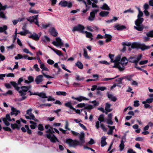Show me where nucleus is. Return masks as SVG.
I'll return each mask as SVG.
<instances>
[{
  "instance_id": "obj_31",
  "label": "nucleus",
  "mask_w": 153,
  "mask_h": 153,
  "mask_svg": "<svg viewBox=\"0 0 153 153\" xmlns=\"http://www.w3.org/2000/svg\"><path fill=\"white\" fill-rule=\"evenodd\" d=\"M83 55L84 57L86 59H89L90 58V57L88 55L87 51L85 48L83 49Z\"/></svg>"
},
{
  "instance_id": "obj_26",
  "label": "nucleus",
  "mask_w": 153,
  "mask_h": 153,
  "mask_svg": "<svg viewBox=\"0 0 153 153\" xmlns=\"http://www.w3.org/2000/svg\"><path fill=\"white\" fill-rule=\"evenodd\" d=\"M104 38H106L105 41L106 42H108L111 41L112 38V36L109 34H105Z\"/></svg>"
},
{
  "instance_id": "obj_1",
  "label": "nucleus",
  "mask_w": 153,
  "mask_h": 153,
  "mask_svg": "<svg viewBox=\"0 0 153 153\" xmlns=\"http://www.w3.org/2000/svg\"><path fill=\"white\" fill-rule=\"evenodd\" d=\"M11 83L12 85L15 88V89L17 90L19 94V95L22 97L18 99L19 101H22L25 99L27 97L25 96L27 92L31 88V86L29 85L28 86H22L21 87L18 86V83L16 82H11Z\"/></svg>"
},
{
  "instance_id": "obj_19",
  "label": "nucleus",
  "mask_w": 153,
  "mask_h": 153,
  "mask_svg": "<svg viewBox=\"0 0 153 153\" xmlns=\"http://www.w3.org/2000/svg\"><path fill=\"white\" fill-rule=\"evenodd\" d=\"M114 28L117 30H121L126 28V27L124 25H121L119 24H116L113 27Z\"/></svg>"
},
{
  "instance_id": "obj_4",
  "label": "nucleus",
  "mask_w": 153,
  "mask_h": 153,
  "mask_svg": "<svg viewBox=\"0 0 153 153\" xmlns=\"http://www.w3.org/2000/svg\"><path fill=\"white\" fill-rule=\"evenodd\" d=\"M45 128L48 129L46 131V133H48L46 134V137L50 139L52 143H55L56 141L58 142L57 138L53 134L54 131H53L52 128L49 125H46L45 126Z\"/></svg>"
},
{
  "instance_id": "obj_38",
  "label": "nucleus",
  "mask_w": 153,
  "mask_h": 153,
  "mask_svg": "<svg viewBox=\"0 0 153 153\" xmlns=\"http://www.w3.org/2000/svg\"><path fill=\"white\" fill-rule=\"evenodd\" d=\"M77 100L79 102H81L82 100H88L89 99L88 98H87L86 97H82V96H79L78 97H77Z\"/></svg>"
},
{
  "instance_id": "obj_43",
  "label": "nucleus",
  "mask_w": 153,
  "mask_h": 153,
  "mask_svg": "<svg viewBox=\"0 0 153 153\" xmlns=\"http://www.w3.org/2000/svg\"><path fill=\"white\" fill-rule=\"evenodd\" d=\"M66 93L65 91H59L56 92V94L57 95H62L65 96L66 95Z\"/></svg>"
},
{
  "instance_id": "obj_5",
  "label": "nucleus",
  "mask_w": 153,
  "mask_h": 153,
  "mask_svg": "<svg viewBox=\"0 0 153 153\" xmlns=\"http://www.w3.org/2000/svg\"><path fill=\"white\" fill-rule=\"evenodd\" d=\"M121 58V56L120 55H118L115 57V59L113 61L114 63L113 68H118L120 71H122L124 70V68L123 67H121L119 62Z\"/></svg>"
},
{
  "instance_id": "obj_18",
  "label": "nucleus",
  "mask_w": 153,
  "mask_h": 153,
  "mask_svg": "<svg viewBox=\"0 0 153 153\" xmlns=\"http://www.w3.org/2000/svg\"><path fill=\"white\" fill-rule=\"evenodd\" d=\"M49 31L51 35L54 36H56L57 35L58 33L55 28L53 27L51 28Z\"/></svg>"
},
{
  "instance_id": "obj_32",
  "label": "nucleus",
  "mask_w": 153,
  "mask_h": 153,
  "mask_svg": "<svg viewBox=\"0 0 153 153\" xmlns=\"http://www.w3.org/2000/svg\"><path fill=\"white\" fill-rule=\"evenodd\" d=\"M30 33V32H29L28 30H26L24 31H21L18 33V34H20L21 36H25L28 33Z\"/></svg>"
},
{
  "instance_id": "obj_10",
  "label": "nucleus",
  "mask_w": 153,
  "mask_h": 153,
  "mask_svg": "<svg viewBox=\"0 0 153 153\" xmlns=\"http://www.w3.org/2000/svg\"><path fill=\"white\" fill-rule=\"evenodd\" d=\"M12 120L14 121L15 119L14 118H12L11 119L9 114H7L6 117L3 118L2 119L5 125L7 126H8L10 125V124L9 122L11 121Z\"/></svg>"
},
{
  "instance_id": "obj_63",
  "label": "nucleus",
  "mask_w": 153,
  "mask_h": 153,
  "mask_svg": "<svg viewBox=\"0 0 153 153\" xmlns=\"http://www.w3.org/2000/svg\"><path fill=\"white\" fill-rule=\"evenodd\" d=\"M148 60H145L143 61H141L140 62L139 64L140 65H143L145 64L148 63Z\"/></svg>"
},
{
  "instance_id": "obj_14",
  "label": "nucleus",
  "mask_w": 153,
  "mask_h": 153,
  "mask_svg": "<svg viewBox=\"0 0 153 153\" xmlns=\"http://www.w3.org/2000/svg\"><path fill=\"white\" fill-rule=\"evenodd\" d=\"M7 8V5H5L4 6H3L2 4L1 3H0V12L1 13H2V14L1 13V18L3 19H6V17L5 15L4 14V13L3 12L1 11V10H5L6 8Z\"/></svg>"
},
{
  "instance_id": "obj_9",
  "label": "nucleus",
  "mask_w": 153,
  "mask_h": 153,
  "mask_svg": "<svg viewBox=\"0 0 153 153\" xmlns=\"http://www.w3.org/2000/svg\"><path fill=\"white\" fill-rule=\"evenodd\" d=\"M59 5L62 7H67L71 8L72 5V3L70 1H67L65 0H62L59 3Z\"/></svg>"
},
{
  "instance_id": "obj_62",
  "label": "nucleus",
  "mask_w": 153,
  "mask_h": 153,
  "mask_svg": "<svg viewBox=\"0 0 153 153\" xmlns=\"http://www.w3.org/2000/svg\"><path fill=\"white\" fill-rule=\"evenodd\" d=\"M138 100H136L134 101V107H138L140 105Z\"/></svg>"
},
{
  "instance_id": "obj_8",
  "label": "nucleus",
  "mask_w": 153,
  "mask_h": 153,
  "mask_svg": "<svg viewBox=\"0 0 153 153\" xmlns=\"http://www.w3.org/2000/svg\"><path fill=\"white\" fill-rule=\"evenodd\" d=\"M38 15H36L34 16L29 17L27 18V20L30 23L34 22L35 24L37 25L38 27H39V24L38 20Z\"/></svg>"
},
{
  "instance_id": "obj_41",
  "label": "nucleus",
  "mask_w": 153,
  "mask_h": 153,
  "mask_svg": "<svg viewBox=\"0 0 153 153\" xmlns=\"http://www.w3.org/2000/svg\"><path fill=\"white\" fill-rule=\"evenodd\" d=\"M153 101V98H148L145 101L142 102L143 104H145L146 103H150Z\"/></svg>"
},
{
  "instance_id": "obj_16",
  "label": "nucleus",
  "mask_w": 153,
  "mask_h": 153,
  "mask_svg": "<svg viewBox=\"0 0 153 153\" xmlns=\"http://www.w3.org/2000/svg\"><path fill=\"white\" fill-rule=\"evenodd\" d=\"M11 112L10 113L11 116L15 115V116H16L20 112L19 110H17L16 108L12 106L11 107Z\"/></svg>"
},
{
  "instance_id": "obj_61",
  "label": "nucleus",
  "mask_w": 153,
  "mask_h": 153,
  "mask_svg": "<svg viewBox=\"0 0 153 153\" xmlns=\"http://www.w3.org/2000/svg\"><path fill=\"white\" fill-rule=\"evenodd\" d=\"M33 68H34L35 69V70L39 72L40 70V69L38 67V65L37 64H36L35 65H34Z\"/></svg>"
},
{
  "instance_id": "obj_35",
  "label": "nucleus",
  "mask_w": 153,
  "mask_h": 153,
  "mask_svg": "<svg viewBox=\"0 0 153 153\" xmlns=\"http://www.w3.org/2000/svg\"><path fill=\"white\" fill-rule=\"evenodd\" d=\"M11 126L12 128L13 129H16L17 130H19L20 128V127L19 126V125L16 123L11 124Z\"/></svg>"
},
{
  "instance_id": "obj_20",
  "label": "nucleus",
  "mask_w": 153,
  "mask_h": 153,
  "mask_svg": "<svg viewBox=\"0 0 153 153\" xmlns=\"http://www.w3.org/2000/svg\"><path fill=\"white\" fill-rule=\"evenodd\" d=\"M111 106V105L108 103H107L106 104L105 107V113L106 114H107L108 112H110L112 110L110 109V107Z\"/></svg>"
},
{
  "instance_id": "obj_48",
  "label": "nucleus",
  "mask_w": 153,
  "mask_h": 153,
  "mask_svg": "<svg viewBox=\"0 0 153 153\" xmlns=\"http://www.w3.org/2000/svg\"><path fill=\"white\" fill-rule=\"evenodd\" d=\"M72 85L75 88L82 87V86H80L81 84L79 83L74 82L73 83Z\"/></svg>"
},
{
  "instance_id": "obj_29",
  "label": "nucleus",
  "mask_w": 153,
  "mask_h": 153,
  "mask_svg": "<svg viewBox=\"0 0 153 153\" xmlns=\"http://www.w3.org/2000/svg\"><path fill=\"white\" fill-rule=\"evenodd\" d=\"M109 13L108 11H102L100 12L99 15L102 17L106 16Z\"/></svg>"
},
{
  "instance_id": "obj_11",
  "label": "nucleus",
  "mask_w": 153,
  "mask_h": 153,
  "mask_svg": "<svg viewBox=\"0 0 153 153\" xmlns=\"http://www.w3.org/2000/svg\"><path fill=\"white\" fill-rule=\"evenodd\" d=\"M84 27L80 25H79L77 26L74 27L72 30L73 32L78 31L81 33H84L83 30L84 29Z\"/></svg>"
},
{
  "instance_id": "obj_2",
  "label": "nucleus",
  "mask_w": 153,
  "mask_h": 153,
  "mask_svg": "<svg viewBox=\"0 0 153 153\" xmlns=\"http://www.w3.org/2000/svg\"><path fill=\"white\" fill-rule=\"evenodd\" d=\"M137 9L139 11L137 16L138 18L135 21V26H134V28L138 31H142L144 28V26L142 24V23L144 21V19L141 18L143 15V13L140 11L139 8L137 7Z\"/></svg>"
},
{
  "instance_id": "obj_55",
  "label": "nucleus",
  "mask_w": 153,
  "mask_h": 153,
  "mask_svg": "<svg viewBox=\"0 0 153 153\" xmlns=\"http://www.w3.org/2000/svg\"><path fill=\"white\" fill-rule=\"evenodd\" d=\"M22 58H23V56L19 54H18L15 57V59L16 60L20 59Z\"/></svg>"
},
{
  "instance_id": "obj_15",
  "label": "nucleus",
  "mask_w": 153,
  "mask_h": 153,
  "mask_svg": "<svg viewBox=\"0 0 153 153\" xmlns=\"http://www.w3.org/2000/svg\"><path fill=\"white\" fill-rule=\"evenodd\" d=\"M43 76L42 75H39L36 77L35 81L37 84H39L43 81Z\"/></svg>"
},
{
  "instance_id": "obj_33",
  "label": "nucleus",
  "mask_w": 153,
  "mask_h": 153,
  "mask_svg": "<svg viewBox=\"0 0 153 153\" xmlns=\"http://www.w3.org/2000/svg\"><path fill=\"white\" fill-rule=\"evenodd\" d=\"M49 47L59 56H61L63 55L62 53L60 51L58 50H55L50 47Z\"/></svg>"
},
{
  "instance_id": "obj_42",
  "label": "nucleus",
  "mask_w": 153,
  "mask_h": 153,
  "mask_svg": "<svg viewBox=\"0 0 153 153\" xmlns=\"http://www.w3.org/2000/svg\"><path fill=\"white\" fill-rule=\"evenodd\" d=\"M98 120L100 122V123H101L102 122H104L105 121L104 116L103 114H101L100 116L98 118Z\"/></svg>"
},
{
  "instance_id": "obj_50",
  "label": "nucleus",
  "mask_w": 153,
  "mask_h": 153,
  "mask_svg": "<svg viewBox=\"0 0 153 153\" xmlns=\"http://www.w3.org/2000/svg\"><path fill=\"white\" fill-rule=\"evenodd\" d=\"M138 46V44L136 42H133L131 45V48H137Z\"/></svg>"
},
{
  "instance_id": "obj_47",
  "label": "nucleus",
  "mask_w": 153,
  "mask_h": 153,
  "mask_svg": "<svg viewBox=\"0 0 153 153\" xmlns=\"http://www.w3.org/2000/svg\"><path fill=\"white\" fill-rule=\"evenodd\" d=\"M125 145L124 143L120 142V143L119 146L120 150V151H122L124 148Z\"/></svg>"
},
{
  "instance_id": "obj_45",
  "label": "nucleus",
  "mask_w": 153,
  "mask_h": 153,
  "mask_svg": "<svg viewBox=\"0 0 153 153\" xmlns=\"http://www.w3.org/2000/svg\"><path fill=\"white\" fill-rule=\"evenodd\" d=\"M7 29V26L4 25L3 27H0V32L2 33L6 31Z\"/></svg>"
},
{
  "instance_id": "obj_6",
  "label": "nucleus",
  "mask_w": 153,
  "mask_h": 153,
  "mask_svg": "<svg viewBox=\"0 0 153 153\" xmlns=\"http://www.w3.org/2000/svg\"><path fill=\"white\" fill-rule=\"evenodd\" d=\"M32 109L30 108L27 110L26 111L27 115H25L26 119L33 120L36 122H38V120L36 118L34 115L32 113Z\"/></svg>"
},
{
  "instance_id": "obj_59",
  "label": "nucleus",
  "mask_w": 153,
  "mask_h": 153,
  "mask_svg": "<svg viewBox=\"0 0 153 153\" xmlns=\"http://www.w3.org/2000/svg\"><path fill=\"white\" fill-rule=\"evenodd\" d=\"M106 87L103 86L102 87H98L97 88V90H100L101 91H103L105 90H106Z\"/></svg>"
},
{
  "instance_id": "obj_64",
  "label": "nucleus",
  "mask_w": 153,
  "mask_h": 153,
  "mask_svg": "<svg viewBox=\"0 0 153 153\" xmlns=\"http://www.w3.org/2000/svg\"><path fill=\"white\" fill-rule=\"evenodd\" d=\"M28 79L29 83L33 82L34 80L33 77L31 76H29L28 77Z\"/></svg>"
},
{
  "instance_id": "obj_36",
  "label": "nucleus",
  "mask_w": 153,
  "mask_h": 153,
  "mask_svg": "<svg viewBox=\"0 0 153 153\" xmlns=\"http://www.w3.org/2000/svg\"><path fill=\"white\" fill-rule=\"evenodd\" d=\"M65 105L67 107L71 109H74V108L72 105L71 102H69L65 103Z\"/></svg>"
},
{
  "instance_id": "obj_24",
  "label": "nucleus",
  "mask_w": 153,
  "mask_h": 153,
  "mask_svg": "<svg viewBox=\"0 0 153 153\" xmlns=\"http://www.w3.org/2000/svg\"><path fill=\"white\" fill-rule=\"evenodd\" d=\"M41 41L45 43H47L50 41V39L48 36H44L42 38Z\"/></svg>"
},
{
  "instance_id": "obj_25",
  "label": "nucleus",
  "mask_w": 153,
  "mask_h": 153,
  "mask_svg": "<svg viewBox=\"0 0 153 153\" xmlns=\"http://www.w3.org/2000/svg\"><path fill=\"white\" fill-rule=\"evenodd\" d=\"M150 48V46L146 45L144 44H142L140 46V48L142 51H144L145 50L148 49Z\"/></svg>"
},
{
  "instance_id": "obj_58",
  "label": "nucleus",
  "mask_w": 153,
  "mask_h": 153,
  "mask_svg": "<svg viewBox=\"0 0 153 153\" xmlns=\"http://www.w3.org/2000/svg\"><path fill=\"white\" fill-rule=\"evenodd\" d=\"M25 127L26 128L27 130V133L29 134H31V131L29 129V126L28 125H26L25 126Z\"/></svg>"
},
{
  "instance_id": "obj_37",
  "label": "nucleus",
  "mask_w": 153,
  "mask_h": 153,
  "mask_svg": "<svg viewBox=\"0 0 153 153\" xmlns=\"http://www.w3.org/2000/svg\"><path fill=\"white\" fill-rule=\"evenodd\" d=\"M84 33H85L86 34V36L88 38L91 39L90 40H91L93 39L92 37L93 35L92 34L88 32L87 31L84 32Z\"/></svg>"
},
{
  "instance_id": "obj_3",
  "label": "nucleus",
  "mask_w": 153,
  "mask_h": 153,
  "mask_svg": "<svg viewBox=\"0 0 153 153\" xmlns=\"http://www.w3.org/2000/svg\"><path fill=\"white\" fill-rule=\"evenodd\" d=\"M84 134L82 133L79 136V141L76 140H73L71 139H68L66 140V143L70 146L75 147L77 146H81L85 142V140H84Z\"/></svg>"
},
{
  "instance_id": "obj_56",
  "label": "nucleus",
  "mask_w": 153,
  "mask_h": 153,
  "mask_svg": "<svg viewBox=\"0 0 153 153\" xmlns=\"http://www.w3.org/2000/svg\"><path fill=\"white\" fill-rule=\"evenodd\" d=\"M135 140L137 141H143L144 140L143 137H138L136 138Z\"/></svg>"
},
{
  "instance_id": "obj_39",
  "label": "nucleus",
  "mask_w": 153,
  "mask_h": 153,
  "mask_svg": "<svg viewBox=\"0 0 153 153\" xmlns=\"http://www.w3.org/2000/svg\"><path fill=\"white\" fill-rule=\"evenodd\" d=\"M85 79V78L79 75H76L75 77V80L76 81H83Z\"/></svg>"
},
{
  "instance_id": "obj_17",
  "label": "nucleus",
  "mask_w": 153,
  "mask_h": 153,
  "mask_svg": "<svg viewBox=\"0 0 153 153\" xmlns=\"http://www.w3.org/2000/svg\"><path fill=\"white\" fill-rule=\"evenodd\" d=\"M128 63V60L126 57H123L121 59L120 64L121 65V67H123L126 65Z\"/></svg>"
},
{
  "instance_id": "obj_34",
  "label": "nucleus",
  "mask_w": 153,
  "mask_h": 153,
  "mask_svg": "<svg viewBox=\"0 0 153 153\" xmlns=\"http://www.w3.org/2000/svg\"><path fill=\"white\" fill-rule=\"evenodd\" d=\"M40 67L42 69V72L43 71H48L49 70L48 68L46 67L43 63H42L40 64Z\"/></svg>"
},
{
  "instance_id": "obj_52",
  "label": "nucleus",
  "mask_w": 153,
  "mask_h": 153,
  "mask_svg": "<svg viewBox=\"0 0 153 153\" xmlns=\"http://www.w3.org/2000/svg\"><path fill=\"white\" fill-rule=\"evenodd\" d=\"M146 35L147 36L153 37V30L149 31L146 34Z\"/></svg>"
},
{
  "instance_id": "obj_7",
  "label": "nucleus",
  "mask_w": 153,
  "mask_h": 153,
  "mask_svg": "<svg viewBox=\"0 0 153 153\" xmlns=\"http://www.w3.org/2000/svg\"><path fill=\"white\" fill-rule=\"evenodd\" d=\"M142 55V54L138 55L136 58L135 56H131L129 58L128 61L129 62L134 63L135 66H137L138 62L141 59Z\"/></svg>"
},
{
  "instance_id": "obj_54",
  "label": "nucleus",
  "mask_w": 153,
  "mask_h": 153,
  "mask_svg": "<svg viewBox=\"0 0 153 153\" xmlns=\"http://www.w3.org/2000/svg\"><path fill=\"white\" fill-rule=\"evenodd\" d=\"M134 68H137V69H138L142 71L143 72L145 73L147 75H148V73L146 70L143 69H141V68L138 67L137 66H134Z\"/></svg>"
},
{
  "instance_id": "obj_13",
  "label": "nucleus",
  "mask_w": 153,
  "mask_h": 153,
  "mask_svg": "<svg viewBox=\"0 0 153 153\" xmlns=\"http://www.w3.org/2000/svg\"><path fill=\"white\" fill-rule=\"evenodd\" d=\"M56 41H53L52 42V44L58 47L59 46H62L63 45V43L62 41V40L59 37L56 38Z\"/></svg>"
},
{
  "instance_id": "obj_30",
  "label": "nucleus",
  "mask_w": 153,
  "mask_h": 153,
  "mask_svg": "<svg viewBox=\"0 0 153 153\" xmlns=\"http://www.w3.org/2000/svg\"><path fill=\"white\" fill-rule=\"evenodd\" d=\"M76 66L77 67L80 69H82L83 68V65L79 61H78L75 64Z\"/></svg>"
},
{
  "instance_id": "obj_12",
  "label": "nucleus",
  "mask_w": 153,
  "mask_h": 153,
  "mask_svg": "<svg viewBox=\"0 0 153 153\" xmlns=\"http://www.w3.org/2000/svg\"><path fill=\"white\" fill-rule=\"evenodd\" d=\"M41 35V33L40 32L39 34H37L35 33H33L28 36V37L32 39L35 41L38 40Z\"/></svg>"
},
{
  "instance_id": "obj_22",
  "label": "nucleus",
  "mask_w": 153,
  "mask_h": 153,
  "mask_svg": "<svg viewBox=\"0 0 153 153\" xmlns=\"http://www.w3.org/2000/svg\"><path fill=\"white\" fill-rule=\"evenodd\" d=\"M72 134L73 135H74V136H78L79 137V136H80V135H81V134H82V133H83L84 134V137H83V139H84V140H85V134L83 132H81L80 134H79V133H78V132H76L75 131H72V130H71V131Z\"/></svg>"
},
{
  "instance_id": "obj_60",
  "label": "nucleus",
  "mask_w": 153,
  "mask_h": 153,
  "mask_svg": "<svg viewBox=\"0 0 153 153\" xmlns=\"http://www.w3.org/2000/svg\"><path fill=\"white\" fill-rule=\"evenodd\" d=\"M62 59L63 60H67L68 56L67 53H65V55H62Z\"/></svg>"
},
{
  "instance_id": "obj_23",
  "label": "nucleus",
  "mask_w": 153,
  "mask_h": 153,
  "mask_svg": "<svg viewBox=\"0 0 153 153\" xmlns=\"http://www.w3.org/2000/svg\"><path fill=\"white\" fill-rule=\"evenodd\" d=\"M106 139V138L105 136H103L102 137L101 141V146L102 147H103L107 144V143L105 141Z\"/></svg>"
},
{
  "instance_id": "obj_40",
  "label": "nucleus",
  "mask_w": 153,
  "mask_h": 153,
  "mask_svg": "<svg viewBox=\"0 0 153 153\" xmlns=\"http://www.w3.org/2000/svg\"><path fill=\"white\" fill-rule=\"evenodd\" d=\"M95 16L94 14L92 12H91L90 13V16L88 17V19L90 21H93L95 18Z\"/></svg>"
},
{
  "instance_id": "obj_28",
  "label": "nucleus",
  "mask_w": 153,
  "mask_h": 153,
  "mask_svg": "<svg viewBox=\"0 0 153 153\" xmlns=\"http://www.w3.org/2000/svg\"><path fill=\"white\" fill-rule=\"evenodd\" d=\"M100 8L102 10L109 11L110 9L109 6L106 3L103 4V5L100 7Z\"/></svg>"
},
{
  "instance_id": "obj_27",
  "label": "nucleus",
  "mask_w": 153,
  "mask_h": 153,
  "mask_svg": "<svg viewBox=\"0 0 153 153\" xmlns=\"http://www.w3.org/2000/svg\"><path fill=\"white\" fill-rule=\"evenodd\" d=\"M107 96L108 98L111 100L112 101L115 102L117 100L116 97H115L113 96L111 94H108L107 95Z\"/></svg>"
},
{
  "instance_id": "obj_49",
  "label": "nucleus",
  "mask_w": 153,
  "mask_h": 153,
  "mask_svg": "<svg viewBox=\"0 0 153 153\" xmlns=\"http://www.w3.org/2000/svg\"><path fill=\"white\" fill-rule=\"evenodd\" d=\"M93 108V106L91 105H85V109L90 110Z\"/></svg>"
},
{
  "instance_id": "obj_44",
  "label": "nucleus",
  "mask_w": 153,
  "mask_h": 153,
  "mask_svg": "<svg viewBox=\"0 0 153 153\" xmlns=\"http://www.w3.org/2000/svg\"><path fill=\"white\" fill-rule=\"evenodd\" d=\"M37 95L39 96L40 97L42 98H47L48 97L46 96V94L44 92H41L39 93H38Z\"/></svg>"
},
{
  "instance_id": "obj_21",
  "label": "nucleus",
  "mask_w": 153,
  "mask_h": 153,
  "mask_svg": "<svg viewBox=\"0 0 153 153\" xmlns=\"http://www.w3.org/2000/svg\"><path fill=\"white\" fill-rule=\"evenodd\" d=\"M133 74L128 75L123 77V79H125L126 80L128 81H131L132 80V77L134 76Z\"/></svg>"
},
{
  "instance_id": "obj_57",
  "label": "nucleus",
  "mask_w": 153,
  "mask_h": 153,
  "mask_svg": "<svg viewBox=\"0 0 153 153\" xmlns=\"http://www.w3.org/2000/svg\"><path fill=\"white\" fill-rule=\"evenodd\" d=\"M123 79V77L121 78H118L116 79L115 81L118 82L119 84H122V81Z\"/></svg>"
},
{
  "instance_id": "obj_46",
  "label": "nucleus",
  "mask_w": 153,
  "mask_h": 153,
  "mask_svg": "<svg viewBox=\"0 0 153 153\" xmlns=\"http://www.w3.org/2000/svg\"><path fill=\"white\" fill-rule=\"evenodd\" d=\"M118 20V18L114 16L113 19L111 20L106 21V22L108 23H110L112 22H113L116 21Z\"/></svg>"
},
{
  "instance_id": "obj_53",
  "label": "nucleus",
  "mask_w": 153,
  "mask_h": 153,
  "mask_svg": "<svg viewBox=\"0 0 153 153\" xmlns=\"http://www.w3.org/2000/svg\"><path fill=\"white\" fill-rule=\"evenodd\" d=\"M118 76H116L115 77H114L112 78H104V79H101V80L102 81H108V80H111L117 77Z\"/></svg>"
},
{
  "instance_id": "obj_51",
  "label": "nucleus",
  "mask_w": 153,
  "mask_h": 153,
  "mask_svg": "<svg viewBox=\"0 0 153 153\" xmlns=\"http://www.w3.org/2000/svg\"><path fill=\"white\" fill-rule=\"evenodd\" d=\"M13 94V92L11 90H9L6 93L2 94V95L4 96H7L8 95H12Z\"/></svg>"
}]
</instances>
